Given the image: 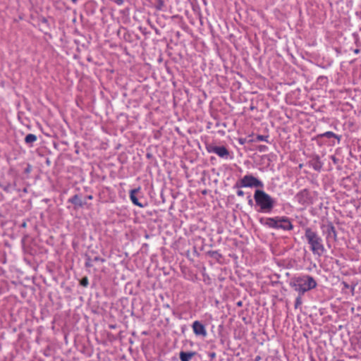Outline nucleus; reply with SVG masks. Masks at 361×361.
<instances>
[{"label": "nucleus", "instance_id": "obj_1", "mask_svg": "<svg viewBox=\"0 0 361 361\" xmlns=\"http://www.w3.org/2000/svg\"><path fill=\"white\" fill-rule=\"evenodd\" d=\"M254 200L257 211L261 213L270 214L276 206V200L262 190L257 189L254 193Z\"/></svg>", "mask_w": 361, "mask_h": 361}, {"label": "nucleus", "instance_id": "obj_2", "mask_svg": "<svg viewBox=\"0 0 361 361\" xmlns=\"http://www.w3.org/2000/svg\"><path fill=\"white\" fill-rule=\"evenodd\" d=\"M305 238L313 255L320 257L326 252L323 239L316 231L309 227L306 228Z\"/></svg>", "mask_w": 361, "mask_h": 361}, {"label": "nucleus", "instance_id": "obj_3", "mask_svg": "<svg viewBox=\"0 0 361 361\" xmlns=\"http://www.w3.org/2000/svg\"><path fill=\"white\" fill-rule=\"evenodd\" d=\"M317 282L314 279L307 274L299 276L293 279L290 286L299 295H302L306 292L317 287Z\"/></svg>", "mask_w": 361, "mask_h": 361}, {"label": "nucleus", "instance_id": "obj_4", "mask_svg": "<svg viewBox=\"0 0 361 361\" xmlns=\"http://www.w3.org/2000/svg\"><path fill=\"white\" fill-rule=\"evenodd\" d=\"M264 221L262 222V220H261V223L270 228L281 229L286 231L293 229V225L290 219L285 216L268 217Z\"/></svg>", "mask_w": 361, "mask_h": 361}, {"label": "nucleus", "instance_id": "obj_5", "mask_svg": "<svg viewBox=\"0 0 361 361\" xmlns=\"http://www.w3.org/2000/svg\"><path fill=\"white\" fill-rule=\"evenodd\" d=\"M264 183L258 178L253 176L252 174H247L244 176L240 180H238L235 188H262Z\"/></svg>", "mask_w": 361, "mask_h": 361}, {"label": "nucleus", "instance_id": "obj_6", "mask_svg": "<svg viewBox=\"0 0 361 361\" xmlns=\"http://www.w3.org/2000/svg\"><path fill=\"white\" fill-rule=\"evenodd\" d=\"M294 199L300 205L307 207L315 202L316 193L307 189H303L295 195Z\"/></svg>", "mask_w": 361, "mask_h": 361}, {"label": "nucleus", "instance_id": "obj_7", "mask_svg": "<svg viewBox=\"0 0 361 361\" xmlns=\"http://www.w3.org/2000/svg\"><path fill=\"white\" fill-rule=\"evenodd\" d=\"M209 153H214L221 158L228 159L229 155L228 150L224 146H216L210 145L207 147Z\"/></svg>", "mask_w": 361, "mask_h": 361}, {"label": "nucleus", "instance_id": "obj_8", "mask_svg": "<svg viewBox=\"0 0 361 361\" xmlns=\"http://www.w3.org/2000/svg\"><path fill=\"white\" fill-rule=\"evenodd\" d=\"M192 328L196 336L205 337L207 334L205 326L199 321H195L192 323Z\"/></svg>", "mask_w": 361, "mask_h": 361}, {"label": "nucleus", "instance_id": "obj_9", "mask_svg": "<svg viewBox=\"0 0 361 361\" xmlns=\"http://www.w3.org/2000/svg\"><path fill=\"white\" fill-rule=\"evenodd\" d=\"M324 227V226H322V228ZM325 228L326 229L324 230V232H325L326 234V240H329V238H333L335 240L336 238V232L334 226L331 224H329L326 226Z\"/></svg>", "mask_w": 361, "mask_h": 361}, {"label": "nucleus", "instance_id": "obj_10", "mask_svg": "<svg viewBox=\"0 0 361 361\" xmlns=\"http://www.w3.org/2000/svg\"><path fill=\"white\" fill-rule=\"evenodd\" d=\"M140 190V188L133 189L130 191V199L131 202L136 206H138L140 208H143L145 205L139 202L138 199L136 197V194L139 192Z\"/></svg>", "mask_w": 361, "mask_h": 361}, {"label": "nucleus", "instance_id": "obj_11", "mask_svg": "<svg viewBox=\"0 0 361 361\" xmlns=\"http://www.w3.org/2000/svg\"><path fill=\"white\" fill-rule=\"evenodd\" d=\"M194 355L195 353L193 352L181 351L180 353L179 357L181 361H190Z\"/></svg>", "mask_w": 361, "mask_h": 361}, {"label": "nucleus", "instance_id": "obj_12", "mask_svg": "<svg viewBox=\"0 0 361 361\" xmlns=\"http://www.w3.org/2000/svg\"><path fill=\"white\" fill-rule=\"evenodd\" d=\"M68 201L72 204L79 207H82L83 204L82 200L78 195L73 196L71 199H69Z\"/></svg>", "mask_w": 361, "mask_h": 361}, {"label": "nucleus", "instance_id": "obj_13", "mask_svg": "<svg viewBox=\"0 0 361 361\" xmlns=\"http://www.w3.org/2000/svg\"><path fill=\"white\" fill-rule=\"evenodd\" d=\"M37 140V136L34 134H27L25 137V142L27 145H31Z\"/></svg>", "mask_w": 361, "mask_h": 361}, {"label": "nucleus", "instance_id": "obj_14", "mask_svg": "<svg viewBox=\"0 0 361 361\" xmlns=\"http://www.w3.org/2000/svg\"><path fill=\"white\" fill-rule=\"evenodd\" d=\"M321 136L327 138L335 137L338 140V142H340L341 140V136L337 135L336 134L331 131L325 132L323 134H322Z\"/></svg>", "mask_w": 361, "mask_h": 361}, {"label": "nucleus", "instance_id": "obj_15", "mask_svg": "<svg viewBox=\"0 0 361 361\" xmlns=\"http://www.w3.org/2000/svg\"><path fill=\"white\" fill-rule=\"evenodd\" d=\"M268 138H269L268 135H257L255 140L256 141H264L266 142H269Z\"/></svg>", "mask_w": 361, "mask_h": 361}, {"label": "nucleus", "instance_id": "obj_16", "mask_svg": "<svg viewBox=\"0 0 361 361\" xmlns=\"http://www.w3.org/2000/svg\"><path fill=\"white\" fill-rule=\"evenodd\" d=\"M12 185L11 183H8L5 185H2L1 188L6 192H11L12 190Z\"/></svg>", "mask_w": 361, "mask_h": 361}, {"label": "nucleus", "instance_id": "obj_17", "mask_svg": "<svg viewBox=\"0 0 361 361\" xmlns=\"http://www.w3.org/2000/svg\"><path fill=\"white\" fill-rule=\"evenodd\" d=\"M301 296L302 295H299V296L297 297L296 299H295V308H298L302 304V298H301Z\"/></svg>", "mask_w": 361, "mask_h": 361}, {"label": "nucleus", "instance_id": "obj_18", "mask_svg": "<svg viewBox=\"0 0 361 361\" xmlns=\"http://www.w3.org/2000/svg\"><path fill=\"white\" fill-rule=\"evenodd\" d=\"M88 283H89V281H88V279L87 277L82 279V280L80 281V284L82 286L86 287V286H87Z\"/></svg>", "mask_w": 361, "mask_h": 361}, {"label": "nucleus", "instance_id": "obj_19", "mask_svg": "<svg viewBox=\"0 0 361 361\" xmlns=\"http://www.w3.org/2000/svg\"><path fill=\"white\" fill-rule=\"evenodd\" d=\"M259 150L260 152H267L268 150V147L266 145H260L259 147Z\"/></svg>", "mask_w": 361, "mask_h": 361}, {"label": "nucleus", "instance_id": "obj_20", "mask_svg": "<svg viewBox=\"0 0 361 361\" xmlns=\"http://www.w3.org/2000/svg\"><path fill=\"white\" fill-rule=\"evenodd\" d=\"M244 192L241 190H238L237 191V195L239 196V197H243L244 195Z\"/></svg>", "mask_w": 361, "mask_h": 361}, {"label": "nucleus", "instance_id": "obj_21", "mask_svg": "<svg viewBox=\"0 0 361 361\" xmlns=\"http://www.w3.org/2000/svg\"><path fill=\"white\" fill-rule=\"evenodd\" d=\"M116 4L118 6H121L123 4V0H114Z\"/></svg>", "mask_w": 361, "mask_h": 361}, {"label": "nucleus", "instance_id": "obj_22", "mask_svg": "<svg viewBox=\"0 0 361 361\" xmlns=\"http://www.w3.org/2000/svg\"><path fill=\"white\" fill-rule=\"evenodd\" d=\"M94 261H95V262H99V261L104 262V259H102V258H101V257H95L94 258Z\"/></svg>", "mask_w": 361, "mask_h": 361}, {"label": "nucleus", "instance_id": "obj_23", "mask_svg": "<svg viewBox=\"0 0 361 361\" xmlns=\"http://www.w3.org/2000/svg\"><path fill=\"white\" fill-rule=\"evenodd\" d=\"M248 204H249L250 205H251V206L253 204V201H252V200L251 198H249V200H248Z\"/></svg>", "mask_w": 361, "mask_h": 361}, {"label": "nucleus", "instance_id": "obj_24", "mask_svg": "<svg viewBox=\"0 0 361 361\" xmlns=\"http://www.w3.org/2000/svg\"><path fill=\"white\" fill-rule=\"evenodd\" d=\"M358 336H359L360 341H361V331L360 332H358Z\"/></svg>", "mask_w": 361, "mask_h": 361}, {"label": "nucleus", "instance_id": "obj_25", "mask_svg": "<svg viewBox=\"0 0 361 361\" xmlns=\"http://www.w3.org/2000/svg\"><path fill=\"white\" fill-rule=\"evenodd\" d=\"M343 284H344V286H345V288H348V287H349V286H348V283H343Z\"/></svg>", "mask_w": 361, "mask_h": 361}, {"label": "nucleus", "instance_id": "obj_26", "mask_svg": "<svg viewBox=\"0 0 361 361\" xmlns=\"http://www.w3.org/2000/svg\"><path fill=\"white\" fill-rule=\"evenodd\" d=\"M85 264H86V266H87V267H90V264L88 262H87L85 263Z\"/></svg>", "mask_w": 361, "mask_h": 361}, {"label": "nucleus", "instance_id": "obj_27", "mask_svg": "<svg viewBox=\"0 0 361 361\" xmlns=\"http://www.w3.org/2000/svg\"><path fill=\"white\" fill-rule=\"evenodd\" d=\"M73 3H75L78 0H71Z\"/></svg>", "mask_w": 361, "mask_h": 361}, {"label": "nucleus", "instance_id": "obj_28", "mask_svg": "<svg viewBox=\"0 0 361 361\" xmlns=\"http://www.w3.org/2000/svg\"><path fill=\"white\" fill-rule=\"evenodd\" d=\"M358 51H358L357 49H356V50L355 51V53H358Z\"/></svg>", "mask_w": 361, "mask_h": 361}, {"label": "nucleus", "instance_id": "obj_29", "mask_svg": "<svg viewBox=\"0 0 361 361\" xmlns=\"http://www.w3.org/2000/svg\"><path fill=\"white\" fill-rule=\"evenodd\" d=\"M2 185L0 184V187L1 188Z\"/></svg>", "mask_w": 361, "mask_h": 361}]
</instances>
